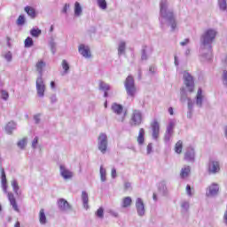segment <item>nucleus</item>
Here are the masks:
<instances>
[{"instance_id":"obj_42","label":"nucleus","mask_w":227,"mask_h":227,"mask_svg":"<svg viewBox=\"0 0 227 227\" xmlns=\"http://www.w3.org/2000/svg\"><path fill=\"white\" fill-rule=\"evenodd\" d=\"M33 44H34L33 38L27 37V38L25 40V47H26L27 49H29V47H33Z\"/></svg>"},{"instance_id":"obj_32","label":"nucleus","mask_w":227,"mask_h":227,"mask_svg":"<svg viewBox=\"0 0 227 227\" xmlns=\"http://www.w3.org/2000/svg\"><path fill=\"white\" fill-rule=\"evenodd\" d=\"M159 191L162 192V194H166L168 192V187L166 186V181H161L159 184Z\"/></svg>"},{"instance_id":"obj_20","label":"nucleus","mask_w":227,"mask_h":227,"mask_svg":"<svg viewBox=\"0 0 227 227\" xmlns=\"http://www.w3.org/2000/svg\"><path fill=\"white\" fill-rule=\"evenodd\" d=\"M45 67H46V64L43 60H39L35 64V70L36 72H38L39 77H43V68H45Z\"/></svg>"},{"instance_id":"obj_12","label":"nucleus","mask_w":227,"mask_h":227,"mask_svg":"<svg viewBox=\"0 0 227 227\" xmlns=\"http://www.w3.org/2000/svg\"><path fill=\"white\" fill-rule=\"evenodd\" d=\"M135 207H136V210L138 217H145L146 214V208L145 207V202L143 201V199L137 198L136 200Z\"/></svg>"},{"instance_id":"obj_58","label":"nucleus","mask_w":227,"mask_h":227,"mask_svg":"<svg viewBox=\"0 0 227 227\" xmlns=\"http://www.w3.org/2000/svg\"><path fill=\"white\" fill-rule=\"evenodd\" d=\"M186 193L188 196H192V192H191V185L187 184L186 186Z\"/></svg>"},{"instance_id":"obj_28","label":"nucleus","mask_w":227,"mask_h":227,"mask_svg":"<svg viewBox=\"0 0 227 227\" xmlns=\"http://www.w3.org/2000/svg\"><path fill=\"white\" fill-rule=\"evenodd\" d=\"M130 205H132V198L125 197L122 200V204H121L122 208H128V207H130Z\"/></svg>"},{"instance_id":"obj_17","label":"nucleus","mask_w":227,"mask_h":227,"mask_svg":"<svg viewBox=\"0 0 227 227\" xmlns=\"http://www.w3.org/2000/svg\"><path fill=\"white\" fill-rule=\"evenodd\" d=\"M59 169H60V175L64 180H70V178H72L74 176V173H72V171L67 169L65 168V166L60 165Z\"/></svg>"},{"instance_id":"obj_45","label":"nucleus","mask_w":227,"mask_h":227,"mask_svg":"<svg viewBox=\"0 0 227 227\" xmlns=\"http://www.w3.org/2000/svg\"><path fill=\"white\" fill-rule=\"evenodd\" d=\"M187 106H188V109L190 110H194V102L192 101V99L190 98L187 100Z\"/></svg>"},{"instance_id":"obj_34","label":"nucleus","mask_w":227,"mask_h":227,"mask_svg":"<svg viewBox=\"0 0 227 227\" xmlns=\"http://www.w3.org/2000/svg\"><path fill=\"white\" fill-rule=\"evenodd\" d=\"M99 90H101L102 91H109V90H111V86H109V84H107L104 82H99Z\"/></svg>"},{"instance_id":"obj_21","label":"nucleus","mask_w":227,"mask_h":227,"mask_svg":"<svg viewBox=\"0 0 227 227\" xmlns=\"http://www.w3.org/2000/svg\"><path fill=\"white\" fill-rule=\"evenodd\" d=\"M82 201L83 204V207L88 210L90 208V205L88 204L90 201V199L88 197V192H82Z\"/></svg>"},{"instance_id":"obj_62","label":"nucleus","mask_w":227,"mask_h":227,"mask_svg":"<svg viewBox=\"0 0 227 227\" xmlns=\"http://www.w3.org/2000/svg\"><path fill=\"white\" fill-rule=\"evenodd\" d=\"M175 65L178 67V57L175 56Z\"/></svg>"},{"instance_id":"obj_53","label":"nucleus","mask_w":227,"mask_h":227,"mask_svg":"<svg viewBox=\"0 0 227 227\" xmlns=\"http://www.w3.org/2000/svg\"><path fill=\"white\" fill-rule=\"evenodd\" d=\"M69 9H70V4H66L62 10V13H67V12H68Z\"/></svg>"},{"instance_id":"obj_29","label":"nucleus","mask_w":227,"mask_h":227,"mask_svg":"<svg viewBox=\"0 0 227 227\" xmlns=\"http://www.w3.org/2000/svg\"><path fill=\"white\" fill-rule=\"evenodd\" d=\"M99 174H100L101 182H106V180H107L106 178L107 172L106 168H104V166L102 165L100 166Z\"/></svg>"},{"instance_id":"obj_8","label":"nucleus","mask_w":227,"mask_h":227,"mask_svg":"<svg viewBox=\"0 0 227 227\" xmlns=\"http://www.w3.org/2000/svg\"><path fill=\"white\" fill-rule=\"evenodd\" d=\"M35 90L37 93V97L39 98H43L45 97V82L43 81V77L38 76L35 81Z\"/></svg>"},{"instance_id":"obj_51","label":"nucleus","mask_w":227,"mask_h":227,"mask_svg":"<svg viewBox=\"0 0 227 227\" xmlns=\"http://www.w3.org/2000/svg\"><path fill=\"white\" fill-rule=\"evenodd\" d=\"M153 148V145L152 143L148 144V145H147V155H150V153H152Z\"/></svg>"},{"instance_id":"obj_56","label":"nucleus","mask_w":227,"mask_h":227,"mask_svg":"<svg viewBox=\"0 0 227 227\" xmlns=\"http://www.w3.org/2000/svg\"><path fill=\"white\" fill-rule=\"evenodd\" d=\"M34 120L36 124L40 123V114L35 115Z\"/></svg>"},{"instance_id":"obj_49","label":"nucleus","mask_w":227,"mask_h":227,"mask_svg":"<svg viewBox=\"0 0 227 227\" xmlns=\"http://www.w3.org/2000/svg\"><path fill=\"white\" fill-rule=\"evenodd\" d=\"M36 145H38V137H35L32 141V148L36 149Z\"/></svg>"},{"instance_id":"obj_27","label":"nucleus","mask_w":227,"mask_h":227,"mask_svg":"<svg viewBox=\"0 0 227 227\" xmlns=\"http://www.w3.org/2000/svg\"><path fill=\"white\" fill-rule=\"evenodd\" d=\"M138 145H143L145 143V129L141 128L138 132L137 137Z\"/></svg>"},{"instance_id":"obj_9","label":"nucleus","mask_w":227,"mask_h":227,"mask_svg":"<svg viewBox=\"0 0 227 227\" xmlns=\"http://www.w3.org/2000/svg\"><path fill=\"white\" fill-rule=\"evenodd\" d=\"M111 110L113 113H114V114H117V116H121L122 114V116L118 119L119 121H121V123L125 121V118H127V111L123 113V106L118 103H113L111 106Z\"/></svg>"},{"instance_id":"obj_46","label":"nucleus","mask_w":227,"mask_h":227,"mask_svg":"<svg viewBox=\"0 0 227 227\" xmlns=\"http://www.w3.org/2000/svg\"><path fill=\"white\" fill-rule=\"evenodd\" d=\"M97 216L99 217V219H103L104 218V208L99 207L97 210Z\"/></svg>"},{"instance_id":"obj_60","label":"nucleus","mask_w":227,"mask_h":227,"mask_svg":"<svg viewBox=\"0 0 227 227\" xmlns=\"http://www.w3.org/2000/svg\"><path fill=\"white\" fill-rule=\"evenodd\" d=\"M50 86L51 90H56V82H51Z\"/></svg>"},{"instance_id":"obj_14","label":"nucleus","mask_w":227,"mask_h":227,"mask_svg":"<svg viewBox=\"0 0 227 227\" xmlns=\"http://www.w3.org/2000/svg\"><path fill=\"white\" fill-rule=\"evenodd\" d=\"M151 129L153 130L152 136H153V139H159V136L160 134V125L159 124V121H157V120H154L152 123H151Z\"/></svg>"},{"instance_id":"obj_57","label":"nucleus","mask_w":227,"mask_h":227,"mask_svg":"<svg viewBox=\"0 0 227 227\" xmlns=\"http://www.w3.org/2000/svg\"><path fill=\"white\" fill-rule=\"evenodd\" d=\"M111 176H112V178H116L117 175H116V168H112Z\"/></svg>"},{"instance_id":"obj_11","label":"nucleus","mask_w":227,"mask_h":227,"mask_svg":"<svg viewBox=\"0 0 227 227\" xmlns=\"http://www.w3.org/2000/svg\"><path fill=\"white\" fill-rule=\"evenodd\" d=\"M175 125H176V121L175 119H170L164 135L165 143H169V140L173 137Z\"/></svg>"},{"instance_id":"obj_47","label":"nucleus","mask_w":227,"mask_h":227,"mask_svg":"<svg viewBox=\"0 0 227 227\" xmlns=\"http://www.w3.org/2000/svg\"><path fill=\"white\" fill-rule=\"evenodd\" d=\"M222 80H223L224 86H227V71L226 70H223V72Z\"/></svg>"},{"instance_id":"obj_15","label":"nucleus","mask_w":227,"mask_h":227,"mask_svg":"<svg viewBox=\"0 0 227 227\" xmlns=\"http://www.w3.org/2000/svg\"><path fill=\"white\" fill-rule=\"evenodd\" d=\"M58 207L61 212H68V210H72V206L65 199H59L58 200Z\"/></svg>"},{"instance_id":"obj_13","label":"nucleus","mask_w":227,"mask_h":227,"mask_svg":"<svg viewBox=\"0 0 227 227\" xmlns=\"http://www.w3.org/2000/svg\"><path fill=\"white\" fill-rule=\"evenodd\" d=\"M217 194H219V184L213 183L207 187L206 196L207 198H215V196H217Z\"/></svg>"},{"instance_id":"obj_5","label":"nucleus","mask_w":227,"mask_h":227,"mask_svg":"<svg viewBox=\"0 0 227 227\" xmlns=\"http://www.w3.org/2000/svg\"><path fill=\"white\" fill-rule=\"evenodd\" d=\"M124 87L127 92L128 97L134 98L136 93H137V88L136 87V82L132 75H129L124 81Z\"/></svg>"},{"instance_id":"obj_36","label":"nucleus","mask_w":227,"mask_h":227,"mask_svg":"<svg viewBox=\"0 0 227 227\" xmlns=\"http://www.w3.org/2000/svg\"><path fill=\"white\" fill-rule=\"evenodd\" d=\"M17 145L20 148V150H24V148H26V145H27V138L26 137L22 138L18 142Z\"/></svg>"},{"instance_id":"obj_44","label":"nucleus","mask_w":227,"mask_h":227,"mask_svg":"<svg viewBox=\"0 0 227 227\" xmlns=\"http://www.w3.org/2000/svg\"><path fill=\"white\" fill-rule=\"evenodd\" d=\"M50 48L52 54H56V42L54 40L50 41Z\"/></svg>"},{"instance_id":"obj_39","label":"nucleus","mask_w":227,"mask_h":227,"mask_svg":"<svg viewBox=\"0 0 227 227\" xmlns=\"http://www.w3.org/2000/svg\"><path fill=\"white\" fill-rule=\"evenodd\" d=\"M11 184L15 194L19 195V183H17V181L14 179L11 182Z\"/></svg>"},{"instance_id":"obj_41","label":"nucleus","mask_w":227,"mask_h":227,"mask_svg":"<svg viewBox=\"0 0 227 227\" xmlns=\"http://www.w3.org/2000/svg\"><path fill=\"white\" fill-rule=\"evenodd\" d=\"M30 35H32L33 36H35V38H38L39 35H42V30L40 28H33L30 31Z\"/></svg>"},{"instance_id":"obj_25","label":"nucleus","mask_w":227,"mask_h":227,"mask_svg":"<svg viewBox=\"0 0 227 227\" xmlns=\"http://www.w3.org/2000/svg\"><path fill=\"white\" fill-rule=\"evenodd\" d=\"M15 129H17V123H15L14 121H10L5 126V131L8 134H12V132H13V130H15Z\"/></svg>"},{"instance_id":"obj_61","label":"nucleus","mask_w":227,"mask_h":227,"mask_svg":"<svg viewBox=\"0 0 227 227\" xmlns=\"http://www.w3.org/2000/svg\"><path fill=\"white\" fill-rule=\"evenodd\" d=\"M168 113H169V114H170L171 116H173V114H174L173 107H169V108H168Z\"/></svg>"},{"instance_id":"obj_1","label":"nucleus","mask_w":227,"mask_h":227,"mask_svg":"<svg viewBox=\"0 0 227 227\" xmlns=\"http://www.w3.org/2000/svg\"><path fill=\"white\" fill-rule=\"evenodd\" d=\"M217 36V30L208 28L200 36V54L201 61H210L212 59V43Z\"/></svg>"},{"instance_id":"obj_16","label":"nucleus","mask_w":227,"mask_h":227,"mask_svg":"<svg viewBox=\"0 0 227 227\" xmlns=\"http://www.w3.org/2000/svg\"><path fill=\"white\" fill-rule=\"evenodd\" d=\"M78 52H80V54L83 56V58H86V59L91 58V51H90V46L80 44L78 48Z\"/></svg>"},{"instance_id":"obj_18","label":"nucleus","mask_w":227,"mask_h":227,"mask_svg":"<svg viewBox=\"0 0 227 227\" xmlns=\"http://www.w3.org/2000/svg\"><path fill=\"white\" fill-rule=\"evenodd\" d=\"M194 157H195L194 148L192 147L188 148L184 153V160H187L188 162H194Z\"/></svg>"},{"instance_id":"obj_59","label":"nucleus","mask_w":227,"mask_h":227,"mask_svg":"<svg viewBox=\"0 0 227 227\" xmlns=\"http://www.w3.org/2000/svg\"><path fill=\"white\" fill-rule=\"evenodd\" d=\"M130 187H131V184H130L129 182H126V183L124 184V189H125V191H129V189H130Z\"/></svg>"},{"instance_id":"obj_22","label":"nucleus","mask_w":227,"mask_h":227,"mask_svg":"<svg viewBox=\"0 0 227 227\" xmlns=\"http://www.w3.org/2000/svg\"><path fill=\"white\" fill-rule=\"evenodd\" d=\"M25 12L26 13H27V16L30 17L31 19H36V11L35 10V8L31 6H26Z\"/></svg>"},{"instance_id":"obj_43","label":"nucleus","mask_w":227,"mask_h":227,"mask_svg":"<svg viewBox=\"0 0 227 227\" xmlns=\"http://www.w3.org/2000/svg\"><path fill=\"white\" fill-rule=\"evenodd\" d=\"M0 93L3 100L6 101L8 100V98H10V94L8 93V91L2 90Z\"/></svg>"},{"instance_id":"obj_31","label":"nucleus","mask_w":227,"mask_h":227,"mask_svg":"<svg viewBox=\"0 0 227 227\" xmlns=\"http://www.w3.org/2000/svg\"><path fill=\"white\" fill-rule=\"evenodd\" d=\"M39 222L42 224H46V223H47V216H45V211L43 209L40 210V213H39Z\"/></svg>"},{"instance_id":"obj_33","label":"nucleus","mask_w":227,"mask_h":227,"mask_svg":"<svg viewBox=\"0 0 227 227\" xmlns=\"http://www.w3.org/2000/svg\"><path fill=\"white\" fill-rule=\"evenodd\" d=\"M147 49H148L147 46H143L142 48V56H141L142 61H146V59H148Z\"/></svg>"},{"instance_id":"obj_10","label":"nucleus","mask_w":227,"mask_h":227,"mask_svg":"<svg viewBox=\"0 0 227 227\" xmlns=\"http://www.w3.org/2000/svg\"><path fill=\"white\" fill-rule=\"evenodd\" d=\"M209 175H217L221 171V161L216 159H210L207 165Z\"/></svg>"},{"instance_id":"obj_19","label":"nucleus","mask_w":227,"mask_h":227,"mask_svg":"<svg viewBox=\"0 0 227 227\" xmlns=\"http://www.w3.org/2000/svg\"><path fill=\"white\" fill-rule=\"evenodd\" d=\"M195 104L200 108L203 107V90H201V88H199L197 91Z\"/></svg>"},{"instance_id":"obj_3","label":"nucleus","mask_w":227,"mask_h":227,"mask_svg":"<svg viewBox=\"0 0 227 227\" xmlns=\"http://www.w3.org/2000/svg\"><path fill=\"white\" fill-rule=\"evenodd\" d=\"M183 81L185 87L181 88L180 100L181 102L184 103V102H187L189 98H191L187 96V91L188 93H194L195 84H194V77H192L191 73L187 71L183 72Z\"/></svg>"},{"instance_id":"obj_50","label":"nucleus","mask_w":227,"mask_h":227,"mask_svg":"<svg viewBox=\"0 0 227 227\" xmlns=\"http://www.w3.org/2000/svg\"><path fill=\"white\" fill-rule=\"evenodd\" d=\"M4 58H5L6 61H12V52L8 51L7 53H5Z\"/></svg>"},{"instance_id":"obj_23","label":"nucleus","mask_w":227,"mask_h":227,"mask_svg":"<svg viewBox=\"0 0 227 227\" xmlns=\"http://www.w3.org/2000/svg\"><path fill=\"white\" fill-rule=\"evenodd\" d=\"M191 175V167L190 166H184L180 172L181 178H187Z\"/></svg>"},{"instance_id":"obj_6","label":"nucleus","mask_w":227,"mask_h":227,"mask_svg":"<svg viewBox=\"0 0 227 227\" xmlns=\"http://www.w3.org/2000/svg\"><path fill=\"white\" fill-rule=\"evenodd\" d=\"M143 123V113L141 110L134 109L130 115L129 125L131 127H139Z\"/></svg>"},{"instance_id":"obj_26","label":"nucleus","mask_w":227,"mask_h":227,"mask_svg":"<svg viewBox=\"0 0 227 227\" xmlns=\"http://www.w3.org/2000/svg\"><path fill=\"white\" fill-rule=\"evenodd\" d=\"M126 49H127L126 43L124 41H121L118 46V55L121 56L122 54H125Z\"/></svg>"},{"instance_id":"obj_64","label":"nucleus","mask_w":227,"mask_h":227,"mask_svg":"<svg viewBox=\"0 0 227 227\" xmlns=\"http://www.w3.org/2000/svg\"><path fill=\"white\" fill-rule=\"evenodd\" d=\"M14 227H20V222H16Z\"/></svg>"},{"instance_id":"obj_48","label":"nucleus","mask_w":227,"mask_h":227,"mask_svg":"<svg viewBox=\"0 0 227 227\" xmlns=\"http://www.w3.org/2000/svg\"><path fill=\"white\" fill-rule=\"evenodd\" d=\"M51 104H56L58 102V97L56 94H51L50 97Z\"/></svg>"},{"instance_id":"obj_2","label":"nucleus","mask_w":227,"mask_h":227,"mask_svg":"<svg viewBox=\"0 0 227 227\" xmlns=\"http://www.w3.org/2000/svg\"><path fill=\"white\" fill-rule=\"evenodd\" d=\"M160 22L161 27L164 26H170L171 31L176 29V19H175V14L169 9H168V0H160Z\"/></svg>"},{"instance_id":"obj_30","label":"nucleus","mask_w":227,"mask_h":227,"mask_svg":"<svg viewBox=\"0 0 227 227\" xmlns=\"http://www.w3.org/2000/svg\"><path fill=\"white\" fill-rule=\"evenodd\" d=\"M183 148H184V142H182V140L177 141L175 145L176 153H179V154L182 153Z\"/></svg>"},{"instance_id":"obj_55","label":"nucleus","mask_w":227,"mask_h":227,"mask_svg":"<svg viewBox=\"0 0 227 227\" xmlns=\"http://www.w3.org/2000/svg\"><path fill=\"white\" fill-rule=\"evenodd\" d=\"M193 113H194V110L188 109L187 118H189V120H191L192 118V114Z\"/></svg>"},{"instance_id":"obj_54","label":"nucleus","mask_w":227,"mask_h":227,"mask_svg":"<svg viewBox=\"0 0 227 227\" xmlns=\"http://www.w3.org/2000/svg\"><path fill=\"white\" fill-rule=\"evenodd\" d=\"M189 42H190L189 38H186L183 42L180 43V45L182 47H185V45H188Z\"/></svg>"},{"instance_id":"obj_4","label":"nucleus","mask_w":227,"mask_h":227,"mask_svg":"<svg viewBox=\"0 0 227 227\" xmlns=\"http://www.w3.org/2000/svg\"><path fill=\"white\" fill-rule=\"evenodd\" d=\"M1 185L4 194H7L10 205L12 206L13 210L15 212H20V209H19V205H17V200H15V196L13 193L8 192V181L6 179V173L4 172V168H1Z\"/></svg>"},{"instance_id":"obj_63","label":"nucleus","mask_w":227,"mask_h":227,"mask_svg":"<svg viewBox=\"0 0 227 227\" xmlns=\"http://www.w3.org/2000/svg\"><path fill=\"white\" fill-rule=\"evenodd\" d=\"M224 136L227 138V126L224 127Z\"/></svg>"},{"instance_id":"obj_35","label":"nucleus","mask_w":227,"mask_h":227,"mask_svg":"<svg viewBox=\"0 0 227 227\" xmlns=\"http://www.w3.org/2000/svg\"><path fill=\"white\" fill-rule=\"evenodd\" d=\"M218 6L222 12H226L227 10V4L226 0H218Z\"/></svg>"},{"instance_id":"obj_37","label":"nucleus","mask_w":227,"mask_h":227,"mask_svg":"<svg viewBox=\"0 0 227 227\" xmlns=\"http://www.w3.org/2000/svg\"><path fill=\"white\" fill-rule=\"evenodd\" d=\"M62 68L64 70V74H68V71L70 70V65H68V62L66 59L62 60Z\"/></svg>"},{"instance_id":"obj_7","label":"nucleus","mask_w":227,"mask_h":227,"mask_svg":"<svg viewBox=\"0 0 227 227\" xmlns=\"http://www.w3.org/2000/svg\"><path fill=\"white\" fill-rule=\"evenodd\" d=\"M109 145V140L106 133H101L98 137V150L101 153L105 154L107 152V146Z\"/></svg>"},{"instance_id":"obj_38","label":"nucleus","mask_w":227,"mask_h":227,"mask_svg":"<svg viewBox=\"0 0 227 227\" xmlns=\"http://www.w3.org/2000/svg\"><path fill=\"white\" fill-rule=\"evenodd\" d=\"M97 3L101 10H107V2L106 0H97Z\"/></svg>"},{"instance_id":"obj_40","label":"nucleus","mask_w":227,"mask_h":227,"mask_svg":"<svg viewBox=\"0 0 227 227\" xmlns=\"http://www.w3.org/2000/svg\"><path fill=\"white\" fill-rule=\"evenodd\" d=\"M16 24L17 26H24V24H26V17L24 15H20Z\"/></svg>"},{"instance_id":"obj_24","label":"nucleus","mask_w":227,"mask_h":227,"mask_svg":"<svg viewBox=\"0 0 227 227\" xmlns=\"http://www.w3.org/2000/svg\"><path fill=\"white\" fill-rule=\"evenodd\" d=\"M82 15V6L79 2L74 3V17H81Z\"/></svg>"},{"instance_id":"obj_52","label":"nucleus","mask_w":227,"mask_h":227,"mask_svg":"<svg viewBox=\"0 0 227 227\" xmlns=\"http://www.w3.org/2000/svg\"><path fill=\"white\" fill-rule=\"evenodd\" d=\"M181 207H182V208H183L184 210H186V211H187V209L189 208V202H187V201L183 202L182 205H181Z\"/></svg>"}]
</instances>
